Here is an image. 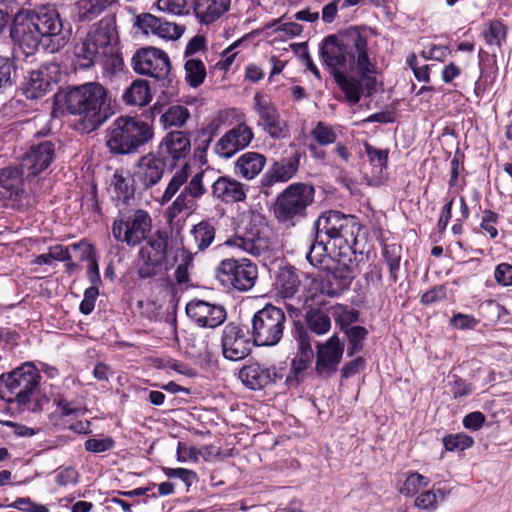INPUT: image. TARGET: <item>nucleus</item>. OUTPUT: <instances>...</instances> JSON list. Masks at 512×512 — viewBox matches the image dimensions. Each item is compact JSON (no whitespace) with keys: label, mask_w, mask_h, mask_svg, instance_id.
I'll return each instance as SVG.
<instances>
[{"label":"nucleus","mask_w":512,"mask_h":512,"mask_svg":"<svg viewBox=\"0 0 512 512\" xmlns=\"http://www.w3.org/2000/svg\"><path fill=\"white\" fill-rule=\"evenodd\" d=\"M71 32V27H65L58 10L52 5L21 8L13 16L10 26L12 42L26 56L33 55L45 40L53 43V50H58L68 42Z\"/></svg>","instance_id":"1"},{"label":"nucleus","mask_w":512,"mask_h":512,"mask_svg":"<svg viewBox=\"0 0 512 512\" xmlns=\"http://www.w3.org/2000/svg\"><path fill=\"white\" fill-rule=\"evenodd\" d=\"M361 225L358 218L336 210H328L317 218L313 225V240L306 259L312 266H318L327 258L326 245L333 242L334 246L351 247L356 243Z\"/></svg>","instance_id":"2"},{"label":"nucleus","mask_w":512,"mask_h":512,"mask_svg":"<svg viewBox=\"0 0 512 512\" xmlns=\"http://www.w3.org/2000/svg\"><path fill=\"white\" fill-rule=\"evenodd\" d=\"M55 103L63 104L70 114L81 116L82 129L86 132L99 128L111 115L106 90L98 83H86L57 93Z\"/></svg>","instance_id":"3"},{"label":"nucleus","mask_w":512,"mask_h":512,"mask_svg":"<svg viewBox=\"0 0 512 512\" xmlns=\"http://www.w3.org/2000/svg\"><path fill=\"white\" fill-rule=\"evenodd\" d=\"M41 375L32 362H25L8 374L0 376V397L16 403L23 410L36 411Z\"/></svg>","instance_id":"4"},{"label":"nucleus","mask_w":512,"mask_h":512,"mask_svg":"<svg viewBox=\"0 0 512 512\" xmlns=\"http://www.w3.org/2000/svg\"><path fill=\"white\" fill-rule=\"evenodd\" d=\"M145 240L146 245L139 250L137 275L140 279L153 278L163 268L173 267L178 256L176 241L167 229H158Z\"/></svg>","instance_id":"5"},{"label":"nucleus","mask_w":512,"mask_h":512,"mask_svg":"<svg viewBox=\"0 0 512 512\" xmlns=\"http://www.w3.org/2000/svg\"><path fill=\"white\" fill-rule=\"evenodd\" d=\"M152 127L135 117H118L108 129L106 144L115 155H129L138 151L153 138Z\"/></svg>","instance_id":"6"},{"label":"nucleus","mask_w":512,"mask_h":512,"mask_svg":"<svg viewBox=\"0 0 512 512\" xmlns=\"http://www.w3.org/2000/svg\"><path fill=\"white\" fill-rule=\"evenodd\" d=\"M315 189L306 183H292L276 198L273 206L274 216L279 223L295 225L305 218L307 208L313 203Z\"/></svg>","instance_id":"7"},{"label":"nucleus","mask_w":512,"mask_h":512,"mask_svg":"<svg viewBox=\"0 0 512 512\" xmlns=\"http://www.w3.org/2000/svg\"><path fill=\"white\" fill-rule=\"evenodd\" d=\"M113 35V28L101 20L97 27L74 47V55L78 60L79 67L88 69L97 62H104V56L114 55Z\"/></svg>","instance_id":"8"},{"label":"nucleus","mask_w":512,"mask_h":512,"mask_svg":"<svg viewBox=\"0 0 512 512\" xmlns=\"http://www.w3.org/2000/svg\"><path fill=\"white\" fill-rule=\"evenodd\" d=\"M283 309L267 304L255 312L251 320V336L256 346L273 347L280 343L286 329Z\"/></svg>","instance_id":"9"},{"label":"nucleus","mask_w":512,"mask_h":512,"mask_svg":"<svg viewBox=\"0 0 512 512\" xmlns=\"http://www.w3.org/2000/svg\"><path fill=\"white\" fill-rule=\"evenodd\" d=\"M131 65L136 73L160 82L162 88H173L171 62L163 50L152 46L140 48L133 55Z\"/></svg>","instance_id":"10"},{"label":"nucleus","mask_w":512,"mask_h":512,"mask_svg":"<svg viewBox=\"0 0 512 512\" xmlns=\"http://www.w3.org/2000/svg\"><path fill=\"white\" fill-rule=\"evenodd\" d=\"M216 277L221 284L228 289H235L241 292L252 289L258 278L256 264L246 258L223 259L217 269Z\"/></svg>","instance_id":"11"},{"label":"nucleus","mask_w":512,"mask_h":512,"mask_svg":"<svg viewBox=\"0 0 512 512\" xmlns=\"http://www.w3.org/2000/svg\"><path fill=\"white\" fill-rule=\"evenodd\" d=\"M152 219L143 209H137L130 215L118 217L113 221V237L128 246L135 247L142 243L151 231Z\"/></svg>","instance_id":"12"},{"label":"nucleus","mask_w":512,"mask_h":512,"mask_svg":"<svg viewBox=\"0 0 512 512\" xmlns=\"http://www.w3.org/2000/svg\"><path fill=\"white\" fill-rule=\"evenodd\" d=\"M345 53L349 56L350 70L357 72H373L374 64L368 54V34L364 26L349 27L340 31Z\"/></svg>","instance_id":"13"},{"label":"nucleus","mask_w":512,"mask_h":512,"mask_svg":"<svg viewBox=\"0 0 512 512\" xmlns=\"http://www.w3.org/2000/svg\"><path fill=\"white\" fill-rule=\"evenodd\" d=\"M55 145L52 140H42L30 146L18 165L26 178L38 176L52 164L56 156Z\"/></svg>","instance_id":"14"},{"label":"nucleus","mask_w":512,"mask_h":512,"mask_svg":"<svg viewBox=\"0 0 512 512\" xmlns=\"http://www.w3.org/2000/svg\"><path fill=\"white\" fill-rule=\"evenodd\" d=\"M169 168L168 162L156 151L142 156L136 165L133 174V182L139 188V192L146 191L157 185Z\"/></svg>","instance_id":"15"},{"label":"nucleus","mask_w":512,"mask_h":512,"mask_svg":"<svg viewBox=\"0 0 512 512\" xmlns=\"http://www.w3.org/2000/svg\"><path fill=\"white\" fill-rule=\"evenodd\" d=\"M253 101V108L258 115L257 126L273 139L284 138L287 128L274 104L258 93L255 94Z\"/></svg>","instance_id":"16"},{"label":"nucleus","mask_w":512,"mask_h":512,"mask_svg":"<svg viewBox=\"0 0 512 512\" xmlns=\"http://www.w3.org/2000/svg\"><path fill=\"white\" fill-rule=\"evenodd\" d=\"M157 152L168 162L169 169L175 168L191 152L189 135L180 130L168 132L159 143Z\"/></svg>","instance_id":"17"},{"label":"nucleus","mask_w":512,"mask_h":512,"mask_svg":"<svg viewBox=\"0 0 512 512\" xmlns=\"http://www.w3.org/2000/svg\"><path fill=\"white\" fill-rule=\"evenodd\" d=\"M186 314L199 327L216 328L224 323L227 312L223 305L193 299L186 305Z\"/></svg>","instance_id":"18"},{"label":"nucleus","mask_w":512,"mask_h":512,"mask_svg":"<svg viewBox=\"0 0 512 512\" xmlns=\"http://www.w3.org/2000/svg\"><path fill=\"white\" fill-rule=\"evenodd\" d=\"M356 277L354 269L348 264L337 261L325 268V275L322 278L321 293L328 297L339 296L349 289Z\"/></svg>","instance_id":"19"},{"label":"nucleus","mask_w":512,"mask_h":512,"mask_svg":"<svg viewBox=\"0 0 512 512\" xmlns=\"http://www.w3.org/2000/svg\"><path fill=\"white\" fill-rule=\"evenodd\" d=\"M316 373L321 377H330L337 372L344 352V343L337 335L324 343H317Z\"/></svg>","instance_id":"20"},{"label":"nucleus","mask_w":512,"mask_h":512,"mask_svg":"<svg viewBox=\"0 0 512 512\" xmlns=\"http://www.w3.org/2000/svg\"><path fill=\"white\" fill-rule=\"evenodd\" d=\"M247 333L248 330L235 323H229L224 327L221 346L226 359L239 361L250 353V339Z\"/></svg>","instance_id":"21"},{"label":"nucleus","mask_w":512,"mask_h":512,"mask_svg":"<svg viewBox=\"0 0 512 512\" xmlns=\"http://www.w3.org/2000/svg\"><path fill=\"white\" fill-rule=\"evenodd\" d=\"M254 138L251 127L241 122L228 130L215 144L214 151L220 157L228 159L247 148Z\"/></svg>","instance_id":"22"},{"label":"nucleus","mask_w":512,"mask_h":512,"mask_svg":"<svg viewBox=\"0 0 512 512\" xmlns=\"http://www.w3.org/2000/svg\"><path fill=\"white\" fill-rule=\"evenodd\" d=\"M342 44L341 32L328 35L320 44L321 60L330 69L331 74L349 67V56L345 53V47Z\"/></svg>","instance_id":"23"},{"label":"nucleus","mask_w":512,"mask_h":512,"mask_svg":"<svg viewBox=\"0 0 512 512\" xmlns=\"http://www.w3.org/2000/svg\"><path fill=\"white\" fill-rule=\"evenodd\" d=\"M301 156L298 150H294L289 156L275 161L261 178V187L269 188L292 179L299 169Z\"/></svg>","instance_id":"24"},{"label":"nucleus","mask_w":512,"mask_h":512,"mask_svg":"<svg viewBox=\"0 0 512 512\" xmlns=\"http://www.w3.org/2000/svg\"><path fill=\"white\" fill-rule=\"evenodd\" d=\"M281 378L275 366H265L258 362L245 365L239 371V379L251 390H261Z\"/></svg>","instance_id":"25"},{"label":"nucleus","mask_w":512,"mask_h":512,"mask_svg":"<svg viewBox=\"0 0 512 512\" xmlns=\"http://www.w3.org/2000/svg\"><path fill=\"white\" fill-rule=\"evenodd\" d=\"M247 191V185L227 175L218 177L211 185V196L223 204L244 202Z\"/></svg>","instance_id":"26"},{"label":"nucleus","mask_w":512,"mask_h":512,"mask_svg":"<svg viewBox=\"0 0 512 512\" xmlns=\"http://www.w3.org/2000/svg\"><path fill=\"white\" fill-rule=\"evenodd\" d=\"M136 26L143 33H152L166 40H176L184 33V27L156 17L151 13H142L136 17Z\"/></svg>","instance_id":"27"},{"label":"nucleus","mask_w":512,"mask_h":512,"mask_svg":"<svg viewBox=\"0 0 512 512\" xmlns=\"http://www.w3.org/2000/svg\"><path fill=\"white\" fill-rule=\"evenodd\" d=\"M229 244L258 257L269 248V240L265 228L250 223L242 235L235 236Z\"/></svg>","instance_id":"28"},{"label":"nucleus","mask_w":512,"mask_h":512,"mask_svg":"<svg viewBox=\"0 0 512 512\" xmlns=\"http://www.w3.org/2000/svg\"><path fill=\"white\" fill-rule=\"evenodd\" d=\"M24 177H26V175L18 165L1 169L0 200H20L25 192Z\"/></svg>","instance_id":"29"},{"label":"nucleus","mask_w":512,"mask_h":512,"mask_svg":"<svg viewBox=\"0 0 512 512\" xmlns=\"http://www.w3.org/2000/svg\"><path fill=\"white\" fill-rule=\"evenodd\" d=\"M49 66H42L38 70L31 71L24 87V94L28 99L43 97L56 83L55 77L50 73Z\"/></svg>","instance_id":"30"},{"label":"nucleus","mask_w":512,"mask_h":512,"mask_svg":"<svg viewBox=\"0 0 512 512\" xmlns=\"http://www.w3.org/2000/svg\"><path fill=\"white\" fill-rule=\"evenodd\" d=\"M274 288L278 296L292 299L299 292L301 281L295 267L286 265L279 267L275 273Z\"/></svg>","instance_id":"31"},{"label":"nucleus","mask_w":512,"mask_h":512,"mask_svg":"<svg viewBox=\"0 0 512 512\" xmlns=\"http://www.w3.org/2000/svg\"><path fill=\"white\" fill-rule=\"evenodd\" d=\"M192 4L198 20L208 25L229 10L231 0H192Z\"/></svg>","instance_id":"32"},{"label":"nucleus","mask_w":512,"mask_h":512,"mask_svg":"<svg viewBox=\"0 0 512 512\" xmlns=\"http://www.w3.org/2000/svg\"><path fill=\"white\" fill-rule=\"evenodd\" d=\"M266 165V157L259 152H246L235 162V172L247 180L254 179Z\"/></svg>","instance_id":"33"},{"label":"nucleus","mask_w":512,"mask_h":512,"mask_svg":"<svg viewBox=\"0 0 512 512\" xmlns=\"http://www.w3.org/2000/svg\"><path fill=\"white\" fill-rule=\"evenodd\" d=\"M151 98L150 86L144 79L133 81L123 94V100L128 105L145 106Z\"/></svg>","instance_id":"34"},{"label":"nucleus","mask_w":512,"mask_h":512,"mask_svg":"<svg viewBox=\"0 0 512 512\" xmlns=\"http://www.w3.org/2000/svg\"><path fill=\"white\" fill-rule=\"evenodd\" d=\"M332 76L348 101L354 105L358 104L363 90L362 83L355 78L347 77L343 71L335 72Z\"/></svg>","instance_id":"35"},{"label":"nucleus","mask_w":512,"mask_h":512,"mask_svg":"<svg viewBox=\"0 0 512 512\" xmlns=\"http://www.w3.org/2000/svg\"><path fill=\"white\" fill-rule=\"evenodd\" d=\"M508 28L498 19L489 21L483 29L482 36L490 47L501 49L506 41Z\"/></svg>","instance_id":"36"},{"label":"nucleus","mask_w":512,"mask_h":512,"mask_svg":"<svg viewBox=\"0 0 512 512\" xmlns=\"http://www.w3.org/2000/svg\"><path fill=\"white\" fill-rule=\"evenodd\" d=\"M308 329L317 334H326L331 328V319L326 311L320 308H310L305 314Z\"/></svg>","instance_id":"37"},{"label":"nucleus","mask_w":512,"mask_h":512,"mask_svg":"<svg viewBox=\"0 0 512 512\" xmlns=\"http://www.w3.org/2000/svg\"><path fill=\"white\" fill-rule=\"evenodd\" d=\"M215 234L216 230L214 225L205 220L194 225L191 230V235L198 251L207 249L213 243Z\"/></svg>","instance_id":"38"},{"label":"nucleus","mask_w":512,"mask_h":512,"mask_svg":"<svg viewBox=\"0 0 512 512\" xmlns=\"http://www.w3.org/2000/svg\"><path fill=\"white\" fill-rule=\"evenodd\" d=\"M382 256L389 269V280L392 283H396L399 279L402 247L397 244L385 245L382 251Z\"/></svg>","instance_id":"39"},{"label":"nucleus","mask_w":512,"mask_h":512,"mask_svg":"<svg viewBox=\"0 0 512 512\" xmlns=\"http://www.w3.org/2000/svg\"><path fill=\"white\" fill-rule=\"evenodd\" d=\"M190 118V112L187 107L182 105H172L161 115L160 122L165 129L170 127H182Z\"/></svg>","instance_id":"40"},{"label":"nucleus","mask_w":512,"mask_h":512,"mask_svg":"<svg viewBox=\"0 0 512 512\" xmlns=\"http://www.w3.org/2000/svg\"><path fill=\"white\" fill-rule=\"evenodd\" d=\"M185 80L192 88L199 87L206 78V67L202 60L191 58L185 62Z\"/></svg>","instance_id":"41"},{"label":"nucleus","mask_w":512,"mask_h":512,"mask_svg":"<svg viewBox=\"0 0 512 512\" xmlns=\"http://www.w3.org/2000/svg\"><path fill=\"white\" fill-rule=\"evenodd\" d=\"M189 165L185 163L170 179L162 197L161 203H168L188 179Z\"/></svg>","instance_id":"42"},{"label":"nucleus","mask_w":512,"mask_h":512,"mask_svg":"<svg viewBox=\"0 0 512 512\" xmlns=\"http://www.w3.org/2000/svg\"><path fill=\"white\" fill-rule=\"evenodd\" d=\"M343 332L346 334L349 341L347 355L351 357L362 350L363 341L368 335V330L364 326L356 325L345 329Z\"/></svg>","instance_id":"43"},{"label":"nucleus","mask_w":512,"mask_h":512,"mask_svg":"<svg viewBox=\"0 0 512 512\" xmlns=\"http://www.w3.org/2000/svg\"><path fill=\"white\" fill-rule=\"evenodd\" d=\"M311 136L320 146L333 144L337 140V134L328 123L319 121L311 131Z\"/></svg>","instance_id":"44"},{"label":"nucleus","mask_w":512,"mask_h":512,"mask_svg":"<svg viewBox=\"0 0 512 512\" xmlns=\"http://www.w3.org/2000/svg\"><path fill=\"white\" fill-rule=\"evenodd\" d=\"M429 479L417 472L411 473L400 488V493L405 496H413L421 488L427 487Z\"/></svg>","instance_id":"45"},{"label":"nucleus","mask_w":512,"mask_h":512,"mask_svg":"<svg viewBox=\"0 0 512 512\" xmlns=\"http://www.w3.org/2000/svg\"><path fill=\"white\" fill-rule=\"evenodd\" d=\"M76 7L79 21H91L103 12L95 0H79Z\"/></svg>","instance_id":"46"},{"label":"nucleus","mask_w":512,"mask_h":512,"mask_svg":"<svg viewBox=\"0 0 512 512\" xmlns=\"http://www.w3.org/2000/svg\"><path fill=\"white\" fill-rule=\"evenodd\" d=\"M15 76V61L11 58L0 56V90L12 86Z\"/></svg>","instance_id":"47"},{"label":"nucleus","mask_w":512,"mask_h":512,"mask_svg":"<svg viewBox=\"0 0 512 512\" xmlns=\"http://www.w3.org/2000/svg\"><path fill=\"white\" fill-rule=\"evenodd\" d=\"M115 183L114 189L119 198H122L124 203H128L131 198L134 197V194L138 191L139 188L132 181L130 184L129 181L122 175L115 174Z\"/></svg>","instance_id":"48"},{"label":"nucleus","mask_w":512,"mask_h":512,"mask_svg":"<svg viewBox=\"0 0 512 512\" xmlns=\"http://www.w3.org/2000/svg\"><path fill=\"white\" fill-rule=\"evenodd\" d=\"M473 443V438L463 433L447 435L443 438V445L447 451H463L470 448Z\"/></svg>","instance_id":"49"},{"label":"nucleus","mask_w":512,"mask_h":512,"mask_svg":"<svg viewBox=\"0 0 512 512\" xmlns=\"http://www.w3.org/2000/svg\"><path fill=\"white\" fill-rule=\"evenodd\" d=\"M195 199L191 198L184 190L176 197L171 206L168 208V213L171 218L177 217L182 211L188 210L192 212L196 206Z\"/></svg>","instance_id":"50"},{"label":"nucleus","mask_w":512,"mask_h":512,"mask_svg":"<svg viewBox=\"0 0 512 512\" xmlns=\"http://www.w3.org/2000/svg\"><path fill=\"white\" fill-rule=\"evenodd\" d=\"M364 148L369 161L374 168H378L382 171L387 167L389 154L387 149L376 148L367 142L364 144Z\"/></svg>","instance_id":"51"},{"label":"nucleus","mask_w":512,"mask_h":512,"mask_svg":"<svg viewBox=\"0 0 512 512\" xmlns=\"http://www.w3.org/2000/svg\"><path fill=\"white\" fill-rule=\"evenodd\" d=\"M360 317V312L356 309H347L346 307H340L335 312V323L340 327L342 331L350 328V325L357 322Z\"/></svg>","instance_id":"52"},{"label":"nucleus","mask_w":512,"mask_h":512,"mask_svg":"<svg viewBox=\"0 0 512 512\" xmlns=\"http://www.w3.org/2000/svg\"><path fill=\"white\" fill-rule=\"evenodd\" d=\"M295 340L297 342V353L314 355L309 332L300 322L295 325Z\"/></svg>","instance_id":"53"},{"label":"nucleus","mask_w":512,"mask_h":512,"mask_svg":"<svg viewBox=\"0 0 512 512\" xmlns=\"http://www.w3.org/2000/svg\"><path fill=\"white\" fill-rule=\"evenodd\" d=\"M183 254L182 261L175 270V279L180 285L189 282V267L193 264V255L186 251H183Z\"/></svg>","instance_id":"54"},{"label":"nucleus","mask_w":512,"mask_h":512,"mask_svg":"<svg viewBox=\"0 0 512 512\" xmlns=\"http://www.w3.org/2000/svg\"><path fill=\"white\" fill-rule=\"evenodd\" d=\"M9 507L23 512H49L47 506L35 503L29 497L17 498Z\"/></svg>","instance_id":"55"},{"label":"nucleus","mask_w":512,"mask_h":512,"mask_svg":"<svg viewBox=\"0 0 512 512\" xmlns=\"http://www.w3.org/2000/svg\"><path fill=\"white\" fill-rule=\"evenodd\" d=\"M204 172L196 173L189 181L188 185L185 186L184 191L188 193L191 198L197 199L206 193V188L203 183Z\"/></svg>","instance_id":"56"},{"label":"nucleus","mask_w":512,"mask_h":512,"mask_svg":"<svg viewBox=\"0 0 512 512\" xmlns=\"http://www.w3.org/2000/svg\"><path fill=\"white\" fill-rule=\"evenodd\" d=\"M84 447L89 452L102 453L114 447V440L111 437L103 439L89 438L85 441Z\"/></svg>","instance_id":"57"},{"label":"nucleus","mask_w":512,"mask_h":512,"mask_svg":"<svg viewBox=\"0 0 512 512\" xmlns=\"http://www.w3.org/2000/svg\"><path fill=\"white\" fill-rule=\"evenodd\" d=\"M313 359L314 355L296 352L295 357L291 361V373H293L295 377H298L311 366Z\"/></svg>","instance_id":"58"},{"label":"nucleus","mask_w":512,"mask_h":512,"mask_svg":"<svg viewBox=\"0 0 512 512\" xmlns=\"http://www.w3.org/2000/svg\"><path fill=\"white\" fill-rule=\"evenodd\" d=\"M99 295L98 287H88L84 291V298L79 305V310L84 315H89L95 308V302Z\"/></svg>","instance_id":"59"},{"label":"nucleus","mask_w":512,"mask_h":512,"mask_svg":"<svg viewBox=\"0 0 512 512\" xmlns=\"http://www.w3.org/2000/svg\"><path fill=\"white\" fill-rule=\"evenodd\" d=\"M186 0H158L157 8L160 11L173 15H181L184 13Z\"/></svg>","instance_id":"60"},{"label":"nucleus","mask_w":512,"mask_h":512,"mask_svg":"<svg viewBox=\"0 0 512 512\" xmlns=\"http://www.w3.org/2000/svg\"><path fill=\"white\" fill-rule=\"evenodd\" d=\"M447 46L432 44L428 50H423L421 56L426 60L444 61L450 54Z\"/></svg>","instance_id":"61"},{"label":"nucleus","mask_w":512,"mask_h":512,"mask_svg":"<svg viewBox=\"0 0 512 512\" xmlns=\"http://www.w3.org/2000/svg\"><path fill=\"white\" fill-rule=\"evenodd\" d=\"M498 221V214L491 211L485 210L481 221V228L485 230L489 236L493 239L498 235V230L495 228V224Z\"/></svg>","instance_id":"62"},{"label":"nucleus","mask_w":512,"mask_h":512,"mask_svg":"<svg viewBox=\"0 0 512 512\" xmlns=\"http://www.w3.org/2000/svg\"><path fill=\"white\" fill-rule=\"evenodd\" d=\"M447 297L446 288L443 285L435 286L426 291L421 297V303L430 305L438 301L444 300Z\"/></svg>","instance_id":"63"},{"label":"nucleus","mask_w":512,"mask_h":512,"mask_svg":"<svg viewBox=\"0 0 512 512\" xmlns=\"http://www.w3.org/2000/svg\"><path fill=\"white\" fill-rule=\"evenodd\" d=\"M494 277L497 283L503 286L512 285V266L507 263L497 265Z\"/></svg>","instance_id":"64"}]
</instances>
